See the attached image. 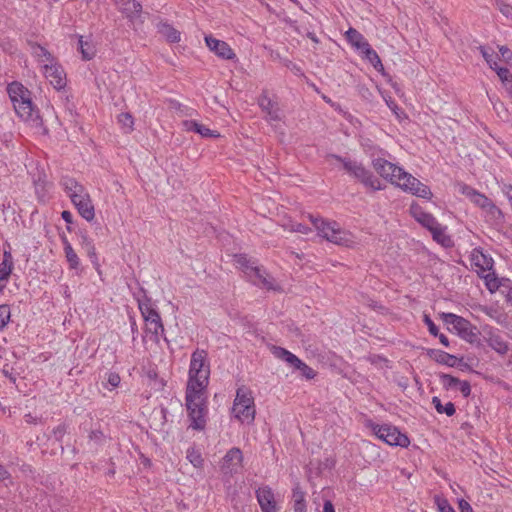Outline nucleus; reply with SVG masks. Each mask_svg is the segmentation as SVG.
I'll return each instance as SVG.
<instances>
[{
	"label": "nucleus",
	"mask_w": 512,
	"mask_h": 512,
	"mask_svg": "<svg viewBox=\"0 0 512 512\" xmlns=\"http://www.w3.org/2000/svg\"><path fill=\"white\" fill-rule=\"evenodd\" d=\"M210 367L207 352L197 349L191 355L189 380L186 387V408L191 425L195 430H203L208 413L206 388L209 383Z\"/></svg>",
	"instance_id": "obj_1"
},
{
	"label": "nucleus",
	"mask_w": 512,
	"mask_h": 512,
	"mask_svg": "<svg viewBox=\"0 0 512 512\" xmlns=\"http://www.w3.org/2000/svg\"><path fill=\"white\" fill-rule=\"evenodd\" d=\"M7 92L18 116L36 127H41L42 118L32 103L31 92L17 81L8 85Z\"/></svg>",
	"instance_id": "obj_2"
},
{
	"label": "nucleus",
	"mask_w": 512,
	"mask_h": 512,
	"mask_svg": "<svg viewBox=\"0 0 512 512\" xmlns=\"http://www.w3.org/2000/svg\"><path fill=\"white\" fill-rule=\"evenodd\" d=\"M309 219L318 231V234L327 241L346 247H350L355 243L353 235L342 229L337 222H328L311 214L309 215Z\"/></svg>",
	"instance_id": "obj_3"
},
{
	"label": "nucleus",
	"mask_w": 512,
	"mask_h": 512,
	"mask_svg": "<svg viewBox=\"0 0 512 512\" xmlns=\"http://www.w3.org/2000/svg\"><path fill=\"white\" fill-rule=\"evenodd\" d=\"M309 219L318 231V234L327 241L346 247H350L355 243L353 235L342 229L337 222H328L311 214L309 215Z\"/></svg>",
	"instance_id": "obj_4"
},
{
	"label": "nucleus",
	"mask_w": 512,
	"mask_h": 512,
	"mask_svg": "<svg viewBox=\"0 0 512 512\" xmlns=\"http://www.w3.org/2000/svg\"><path fill=\"white\" fill-rule=\"evenodd\" d=\"M409 210L411 216L431 232L433 240L444 247H450L452 245L451 237L445 233L446 227L442 226L432 214L425 212L422 207L416 203H413Z\"/></svg>",
	"instance_id": "obj_5"
},
{
	"label": "nucleus",
	"mask_w": 512,
	"mask_h": 512,
	"mask_svg": "<svg viewBox=\"0 0 512 512\" xmlns=\"http://www.w3.org/2000/svg\"><path fill=\"white\" fill-rule=\"evenodd\" d=\"M232 413L241 423L252 424L255 419V404L249 388L241 386L237 389Z\"/></svg>",
	"instance_id": "obj_6"
},
{
	"label": "nucleus",
	"mask_w": 512,
	"mask_h": 512,
	"mask_svg": "<svg viewBox=\"0 0 512 512\" xmlns=\"http://www.w3.org/2000/svg\"><path fill=\"white\" fill-rule=\"evenodd\" d=\"M330 157L341 162L347 173L360 181L365 187L370 188L372 191L382 189L379 179L375 177L370 170L366 169L362 163L343 158L336 154H332Z\"/></svg>",
	"instance_id": "obj_7"
},
{
	"label": "nucleus",
	"mask_w": 512,
	"mask_h": 512,
	"mask_svg": "<svg viewBox=\"0 0 512 512\" xmlns=\"http://www.w3.org/2000/svg\"><path fill=\"white\" fill-rule=\"evenodd\" d=\"M441 319L445 324L452 325L453 330L465 341L477 346L481 345L479 330L469 320L454 313H442Z\"/></svg>",
	"instance_id": "obj_8"
},
{
	"label": "nucleus",
	"mask_w": 512,
	"mask_h": 512,
	"mask_svg": "<svg viewBox=\"0 0 512 512\" xmlns=\"http://www.w3.org/2000/svg\"><path fill=\"white\" fill-rule=\"evenodd\" d=\"M138 307L140 312L144 318L146 324V331L151 333L154 336L155 342L159 341V335L161 332V336L163 339L168 342L165 334H164V326L158 311L153 307L151 299L145 297L144 300L138 301Z\"/></svg>",
	"instance_id": "obj_9"
},
{
	"label": "nucleus",
	"mask_w": 512,
	"mask_h": 512,
	"mask_svg": "<svg viewBox=\"0 0 512 512\" xmlns=\"http://www.w3.org/2000/svg\"><path fill=\"white\" fill-rule=\"evenodd\" d=\"M372 429L379 439L391 446L407 447L410 444L407 435L401 433L395 426L389 424L373 425Z\"/></svg>",
	"instance_id": "obj_10"
},
{
	"label": "nucleus",
	"mask_w": 512,
	"mask_h": 512,
	"mask_svg": "<svg viewBox=\"0 0 512 512\" xmlns=\"http://www.w3.org/2000/svg\"><path fill=\"white\" fill-rule=\"evenodd\" d=\"M398 175V180L396 184L398 187L403 189L404 191L410 192L412 195L417 197H421L424 199H430L432 196V192L430 188L423 184L420 180L415 178L413 175L402 170L401 174Z\"/></svg>",
	"instance_id": "obj_11"
},
{
	"label": "nucleus",
	"mask_w": 512,
	"mask_h": 512,
	"mask_svg": "<svg viewBox=\"0 0 512 512\" xmlns=\"http://www.w3.org/2000/svg\"><path fill=\"white\" fill-rule=\"evenodd\" d=\"M60 185L71 199L73 205L80 204L83 200L87 201L88 198H90L86 188L74 178L68 176L62 177Z\"/></svg>",
	"instance_id": "obj_12"
},
{
	"label": "nucleus",
	"mask_w": 512,
	"mask_h": 512,
	"mask_svg": "<svg viewBox=\"0 0 512 512\" xmlns=\"http://www.w3.org/2000/svg\"><path fill=\"white\" fill-rule=\"evenodd\" d=\"M373 168L375 171L384 179L390 180L392 183H396L398 180V175L401 174L402 168L396 166L395 164L383 159V158H377L374 159L373 162Z\"/></svg>",
	"instance_id": "obj_13"
},
{
	"label": "nucleus",
	"mask_w": 512,
	"mask_h": 512,
	"mask_svg": "<svg viewBox=\"0 0 512 512\" xmlns=\"http://www.w3.org/2000/svg\"><path fill=\"white\" fill-rule=\"evenodd\" d=\"M114 3L129 22L133 23L140 18L142 5L137 0H114Z\"/></svg>",
	"instance_id": "obj_14"
},
{
	"label": "nucleus",
	"mask_w": 512,
	"mask_h": 512,
	"mask_svg": "<svg viewBox=\"0 0 512 512\" xmlns=\"http://www.w3.org/2000/svg\"><path fill=\"white\" fill-rule=\"evenodd\" d=\"M243 454L239 448H231L223 458L222 470L225 474L237 473L242 467Z\"/></svg>",
	"instance_id": "obj_15"
},
{
	"label": "nucleus",
	"mask_w": 512,
	"mask_h": 512,
	"mask_svg": "<svg viewBox=\"0 0 512 512\" xmlns=\"http://www.w3.org/2000/svg\"><path fill=\"white\" fill-rule=\"evenodd\" d=\"M44 75L56 90L66 86V75L63 68L58 64H45Z\"/></svg>",
	"instance_id": "obj_16"
},
{
	"label": "nucleus",
	"mask_w": 512,
	"mask_h": 512,
	"mask_svg": "<svg viewBox=\"0 0 512 512\" xmlns=\"http://www.w3.org/2000/svg\"><path fill=\"white\" fill-rule=\"evenodd\" d=\"M205 42L211 51L223 59L230 60L236 56L225 41L218 40L210 35L205 37Z\"/></svg>",
	"instance_id": "obj_17"
},
{
	"label": "nucleus",
	"mask_w": 512,
	"mask_h": 512,
	"mask_svg": "<svg viewBox=\"0 0 512 512\" xmlns=\"http://www.w3.org/2000/svg\"><path fill=\"white\" fill-rule=\"evenodd\" d=\"M484 338L488 346L499 355H506L508 353L509 345L503 336L499 333V331L490 329L488 332H486V336Z\"/></svg>",
	"instance_id": "obj_18"
},
{
	"label": "nucleus",
	"mask_w": 512,
	"mask_h": 512,
	"mask_svg": "<svg viewBox=\"0 0 512 512\" xmlns=\"http://www.w3.org/2000/svg\"><path fill=\"white\" fill-rule=\"evenodd\" d=\"M258 104L261 107L262 111L266 112V119H268L269 121L281 120V113L278 104L274 102L272 99H270L266 93H263L260 96Z\"/></svg>",
	"instance_id": "obj_19"
},
{
	"label": "nucleus",
	"mask_w": 512,
	"mask_h": 512,
	"mask_svg": "<svg viewBox=\"0 0 512 512\" xmlns=\"http://www.w3.org/2000/svg\"><path fill=\"white\" fill-rule=\"evenodd\" d=\"M427 355L437 363L447 365L448 367L460 366L463 362V358H458L438 349H428Z\"/></svg>",
	"instance_id": "obj_20"
},
{
	"label": "nucleus",
	"mask_w": 512,
	"mask_h": 512,
	"mask_svg": "<svg viewBox=\"0 0 512 512\" xmlns=\"http://www.w3.org/2000/svg\"><path fill=\"white\" fill-rule=\"evenodd\" d=\"M256 497L262 512L268 510H276L274 493L268 486L259 488L256 491Z\"/></svg>",
	"instance_id": "obj_21"
},
{
	"label": "nucleus",
	"mask_w": 512,
	"mask_h": 512,
	"mask_svg": "<svg viewBox=\"0 0 512 512\" xmlns=\"http://www.w3.org/2000/svg\"><path fill=\"white\" fill-rule=\"evenodd\" d=\"M347 41L357 50L363 52L370 44L364 36L354 28H349L345 33Z\"/></svg>",
	"instance_id": "obj_22"
},
{
	"label": "nucleus",
	"mask_w": 512,
	"mask_h": 512,
	"mask_svg": "<svg viewBox=\"0 0 512 512\" xmlns=\"http://www.w3.org/2000/svg\"><path fill=\"white\" fill-rule=\"evenodd\" d=\"M183 126L187 131H193L195 133L200 134L202 137H219V133L217 131H213L203 124H200L194 120H186L183 122Z\"/></svg>",
	"instance_id": "obj_23"
},
{
	"label": "nucleus",
	"mask_w": 512,
	"mask_h": 512,
	"mask_svg": "<svg viewBox=\"0 0 512 512\" xmlns=\"http://www.w3.org/2000/svg\"><path fill=\"white\" fill-rule=\"evenodd\" d=\"M254 284L261 285L267 289H272V282L266 277V272L260 269L258 266H251L250 273L248 275Z\"/></svg>",
	"instance_id": "obj_24"
},
{
	"label": "nucleus",
	"mask_w": 512,
	"mask_h": 512,
	"mask_svg": "<svg viewBox=\"0 0 512 512\" xmlns=\"http://www.w3.org/2000/svg\"><path fill=\"white\" fill-rule=\"evenodd\" d=\"M158 32L163 35L170 43L180 41V32L166 22H160L157 25Z\"/></svg>",
	"instance_id": "obj_25"
},
{
	"label": "nucleus",
	"mask_w": 512,
	"mask_h": 512,
	"mask_svg": "<svg viewBox=\"0 0 512 512\" xmlns=\"http://www.w3.org/2000/svg\"><path fill=\"white\" fill-rule=\"evenodd\" d=\"M78 213L87 221H92L95 217V209L91 198L87 201L83 200L80 204H75Z\"/></svg>",
	"instance_id": "obj_26"
},
{
	"label": "nucleus",
	"mask_w": 512,
	"mask_h": 512,
	"mask_svg": "<svg viewBox=\"0 0 512 512\" xmlns=\"http://www.w3.org/2000/svg\"><path fill=\"white\" fill-rule=\"evenodd\" d=\"M271 351H272V354H273L276 358H278V359H280V360H282V361L286 362V363H287V364H289L291 367H292V365L295 363V361H296V360H297V358H298L296 355H294L293 353H291V352H290V351H288L287 349H285V348H283V347H280V346H273V347L271 348Z\"/></svg>",
	"instance_id": "obj_27"
},
{
	"label": "nucleus",
	"mask_w": 512,
	"mask_h": 512,
	"mask_svg": "<svg viewBox=\"0 0 512 512\" xmlns=\"http://www.w3.org/2000/svg\"><path fill=\"white\" fill-rule=\"evenodd\" d=\"M484 212L486 214V217L488 218V221H490L492 224L497 225L503 222L504 215L502 211L493 202H491L490 205H488L487 208L484 209Z\"/></svg>",
	"instance_id": "obj_28"
},
{
	"label": "nucleus",
	"mask_w": 512,
	"mask_h": 512,
	"mask_svg": "<svg viewBox=\"0 0 512 512\" xmlns=\"http://www.w3.org/2000/svg\"><path fill=\"white\" fill-rule=\"evenodd\" d=\"M472 260L474 261V264L483 271L490 270L492 268V259L487 258V256L481 251L474 250L472 253Z\"/></svg>",
	"instance_id": "obj_29"
},
{
	"label": "nucleus",
	"mask_w": 512,
	"mask_h": 512,
	"mask_svg": "<svg viewBox=\"0 0 512 512\" xmlns=\"http://www.w3.org/2000/svg\"><path fill=\"white\" fill-rule=\"evenodd\" d=\"M432 404L434 405L435 410L439 414L453 416L456 412L455 405L452 402H447L445 405H443L441 400L437 396H434L432 398Z\"/></svg>",
	"instance_id": "obj_30"
},
{
	"label": "nucleus",
	"mask_w": 512,
	"mask_h": 512,
	"mask_svg": "<svg viewBox=\"0 0 512 512\" xmlns=\"http://www.w3.org/2000/svg\"><path fill=\"white\" fill-rule=\"evenodd\" d=\"M63 244H64L65 256L67 258V261L70 264V267L74 268V269L77 268L79 265V258L77 256V254L75 253V251L73 250L71 244L65 237L63 238Z\"/></svg>",
	"instance_id": "obj_31"
},
{
	"label": "nucleus",
	"mask_w": 512,
	"mask_h": 512,
	"mask_svg": "<svg viewBox=\"0 0 512 512\" xmlns=\"http://www.w3.org/2000/svg\"><path fill=\"white\" fill-rule=\"evenodd\" d=\"M292 368L299 370L301 375L307 380L313 379L316 376V372L299 358L292 365Z\"/></svg>",
	"instance_id": "obj_32"
},
{
	"label": "nucleus",
	"mask_w": 512,
	"mask_h": 512,
	"mask_svg": "<svg viewBox=\"0 0 512 512\" xmlns=\"http://www.w3.org/2000/svg\"><path fill=\"white\" fill-rule=\"evenodd\" d=\"M362 53L376 70L380 71L383 69L380 57L378 56L377 52L374 49H372L370 45L366 47V49Z\"/></svg>",
	"instance_id": "obj_33"
},
{
	"label": "nucleus",
	"mask_w": 512,
	"mask_h": 512,
	"mask_svg": "<svg viewBox=\"0 0 512 512\" xmlns=\"http://www.w3.org/2000/svg\"><path fill=\"white\" fill-rule=\"evenodd\" d=\"M439 378L445 390L457 389L460 384V379L450 374L441 373Z\"/></svg>",
	"instance_id": "obj_34"
},
{
	"label": "nucleus",
	"mask_w": 512,
	"mask_h": 512,
	"mask_svg": "<svg viewBox=\"0 0 512 512\" xmlns=\"http://www.w3.org/2000/svg\"><path fill=\"white\" fill-rule=\"evenodd\" d=\"M79 49L83 60H91L95 55L94 47L89 43L84 42L82 37L79 39Z\"/></svg>",
	"instance_id": "obj_35"
},
{
	"label": "nucleus",
	"mask_w": 512,
	"mask_h": 512,
	"mask_svg": "<svg viewBox=\"0 0 512 512\" xmlns=\"http://www.w3.org/2000/svg\"><path fill=\"white\" fill-rule=\"evenodd\" d=\"M186 458L196 468L201 467L203 464V458H202L201 452L199 450H196L195 448H189L187 450Z\"/></svg>",
	"instance_id": "obj_36"
},
{
	"label": "nucleus",
	"mask_w": 512,
	"mask_h": 512,
	"mask_svg": "<svg viewBox=\"0 0 512 512\" xmlns=\"http://www.w3.org/2000/svg\"><path fill=\"white\" fill-rule=\"evenodd\" d=\"M118 121L122 125L125 133H129L133 130L134 120L130 113H121L118 116Z\"/></svg>",
	"instance_id": "obj_37"
},
{
	"label": "nucleus",
	"mask_w": 512,
	"mask_h": 512,
	"mask_svg": "<svg viewBox=\"0 0 512 512\" xmlns=\"http://www.w3.org/2000/svg\"><path fill=\"white\" fill-rule=\"evenodd\" d=\"M13 269V257L10 251L4 250L3 252V260L0 264V271H9V275H11Z\"/></svg>",
	"instance_id": "obj_38"
},
{
	"label": "nucleus",
	"mask_w": 512,
	"mask_h": 512,
	"mask_svg": "<svg viewBox=\"0 0 512 512\" xmlns=\"http://www.w3.org/2000/svg\"><path fill=\"white\" fill-rule=\"evenodd\" d=\"M494 71H496L497 75L499 76L500 80L502 81L503 85L508 82V80L512 79V74L510 73V70L505 67H499L498 63H496V66H492Z\"/></svg>",
	"instance_id": "obj_39"
},
{
	"label": "nucleus",
	"mask_w": 512,
	"mask_h": 512,
	"mask_svg": "<svg viewBox=\"0 0 512 512\" xmlns=\"http://www.w3.org/2000/svg\"><path fill=\"white\" fill-rule=\"evenodd\" d=\"M471 201L483 210L486 209L487 206L492 202L488 197H486L484 194H481L480 192L474 193Z\"/></svg>",
	"instance_id": "obj_40"
},
{
	"label": "nucleus",
	"mask_w": 512,
	"mask_h": 512,
	"mask_svg": "<svg viewBox=\"0 0 512 512\" xmlns=\"http://www.w3.org/2000/svg\"><path fill=\"white\" fill-rule=\"evenodd\" d=\"M486 287L490 292L496 291L500 287V282L495 273H488L485 276Z\"/></svg>",
	"instance_id": "obj_41"
},
{
	"label": "nucleus",
	"mask_w": 512,
	"mask_h": 512,
	"mask_svg": "<svg viewBox=\"0 0 512 512\" xmlns=\"http://www.w3.org/2000/svg\"><path fill=\"white\" fill-rule=\"evenodd\" d=\"M10 319V308L8 305H0V330H3Z\"/></svg>",
	"instance_id": "obj_42"
},
{
	"label": "nucleus",
	"mask_w": 512,
	"mask_h": 512,
	"mask_svg": "<svg viewBox=\"0 0 512 512\" xmlns=\"http://www.w3.org/2000/svg\"><path fill=\"white\" fill-rule=\"evenodd\" d=\"M35 47L38 50L37 52H35L36 55L38 57H43V61L47 62V64H52L54 62L53 55L46 48L42 47L39 44H35Z\"/></svg>",
	"instance_id": "obj_43"
},
{
	"label": "nucleus",
	"mask_w": 512,
	"mask_h": 512,
	"mask_svg": "<svg viewBox=\"0 0 512 512\" xmlns=\"http://www.w3.org/2000/svg\"><path fill=\"white\" fill-rule=\"evenodd\" d=\"M502 60L512 69V51L507 46H499Z\"/></svg>",
	"instance_id": "obj_44"
},
{
	"label": "nucleus",
	"mask_w": 512,
	"mask_h": 512,
	"mask_svg": "<svg viewBox=\"0 0 512 512\" xmlns=\"http://www.w3.org/2000/svg\"><path fill=\"white\" fill-rule=\"evenodd\" d=\"M479 50L487 64L490 66V68H492V66L494 65L496 66L497 61L493 56V52L490 53L488 49L484 46H480Z\"/></svg>",
	"instance_id": "obj_45"
},
{
	"label": "nucleus",
	"mask_w": 512,
	"mask_h": 512,
	"mask_svg": "<svg viewBox=\"0 0 512 512\" xmlns=\"http://www.w3.org/2000/svg\"><path fill=\"white\" fill-rule=\"evenodd\" d=\"M237 263L244 269L247 275L250 273V267L255 266L254 262H251L245 255H238Z\"/></svg>",
	"instance_id": "obj_46"
},
{
	"label": "nucleus",
	"mask_w": 512,
	"mask_h": 512,
	"mask_svg": "<svg viewBox=\"0 0 512 512\" xmlns=\"http://www.w3.org/2000/svg\"><path fill=\"white\" fill-rule=\"evenodd\" d=\"M56 441L61 442L64 435L67 433V425L66 424H60L57 427H55L52 431Z\"/></svg>",
	"instance_id": "obj_47"
},
{
	"label": "nucleus",
	"mask_w": 512,
	"mask_h": 512,
	"mask_svg": "<svg viewBox=\"0 0 512 512\" xmlns=\"http://www.w3.org/2000/svg\"><path fill=\"white\" fill-rule=\"evenodd\" d=\"M423 321L427 325L430 334L437 337L439 329L435 325V323L432 321V319L427 314H424Z\"/></svg>",
	"instance_id": "obj_48"
},
{
	"label": "nucleus",
	"mask_w": 512,
	"mask_h": 512,
	"mask_svg": "<svg viewBox=\"0 0 512 512\" xmlns=\"http://www.w3.org/2000/svg\"><path fill=\"white\" fill-rule=\"evenodd\" d=\"M500 12L506 17H512V6L501 0H495Z\"/></svg>",
	"instance_id": "obj_49"
},
{
	"label": "nucleus",
	"mask_w": 512,
	"mask_h": 512,
	"mask_svg": "<svg viewBox=\"0 0 512 512\" xmlns=\"http://www.w3.org/2000/svg\"><path fill=\"white\" fill-rule=\"evenodd\" d=\"M120 380L121 379H120L119 374H117L115 372H110L107 374V378H106L107 384H109L113 388L118 387V385L120 384Z\"/></svg>",
	"instance_id": "obj_50"
},
{
	"label": "nucleus",
	"mask_w": 512,
	"mask_h": 512,
	"mask_svg": "<svg viewBox=\"0 0 512 512\" xmlns=\"http://www.w3.org/2000/svg\"><path fill=\"white\" fill-rule=\"evenodd\" d=\"M464 397H468L471 393V385L468 381L460 380V384H458V388Z\"/></svg>",
	"instance_id": "obj_51"
},
{
	"label": "nucleus",
	"mask_w": 512,
	"mask_h": 512,
	"mask_svg": "<svg viewBox=\"0 0 512 512\" xmlns=\"http://www.w3.org/2000/svg\"><path fill=\"white\" fill-rule=\"evenodd\" d=\"M292 498H293V502H295V500H299L300 502L305 501V492L301 490L299 485H296L293 488Z\"/></svg>",
	"instance_id": "obj_52"
},
{
	"label": "nucleus",
	"mask_w": 512,
	"mask_h": 512,
	"mask_svg": "<svg viewBox=\"0 0 512 512\" xmlns=\"http://www.w3.org/2000/svg\"><path fill=\"white\" fill-rule=\"evenodd\" d=\"M437 505L440 512H456L447 500H438Z\"/></svg>",
	"instance_id": "obj_53"
},
{
	"label": "nucleus",
	"mask_w": 512,
	"mask_h": 512,
	"mask_svg": "<svg viewBox=\"0 0 512 512\" xmlns=\"http://www.w3.org/2000/svg\"><path fill=\"white\" fill-rule=\"evenodd\" d=\"M291 231L301 234H308L311 231V228L304 224L296 223L291 226Z\"/></svg>",
	"instance_id": "obj_54"
},
{
	"label": "nucleus",
	"mask_w": 512,
	"mask_h": 512,
	"mask_svg": "<svg viewBox=\"0 0 512 512\" xmlns=\"http://www.w3.org/2000/svg\"><path fill=\"white\" fill-rule=\"evenodd\" d=\"M10 275H9V271H0V295L2 294L5 286H6V282L8 281Z\"/></svg>",
	"instance_id": "obj_55"
},
{
	"label": "nucleus",
	"mask_w": 512,
	"mask_h": 512,
	"mask_svg": "<svg viewBox=\"0 0 512 512\" xmlns=\"http://www.w3.org/2000/svg\"><path fill=\"white\" fill-rule=\"evenodd\" d=\"M61 217L62 219L68 224H72L73 223V216H72V213L70 211H67V210H64L62 213H61ZM67 229L68 231H71V227L70 226H67Z\"/></svg>",
	"instance_id": "obj_56"
},
{
	"label": "nucleus",
	"mask_w": 512,
	"mask_h": 512,
	"mask_svg": "<svg viewBox=\"0 0 512 512\" xmlns=\"http://www.w3.org/2000/svg\"><path fill=\"white\" fill-rule=\"evenodd\" d=\"M461 192L471 199L474 196V193H477L478 191L468 185H463Z\"/></svg>",
	"instance_id": "obj_57"
},
{
	"label": "nucleus",
	"mask_w": 512,
	"mask_h": 512,
	"mask_svg": "<svg viewBox=\"0 0 512 512\" xmlns=\"http://www.w3.org/2000/svg\"><path fill=\"white\" fill-rule=\"evenodd\" d=\"M293 510L294 512H306V501L300 502L299 500H295Z\"/></svg>",
	"instance_id": "obj_58"
},
{
	"label": "nucleus",
	"mask_w": 512,
	"mask_h": 512,
	"mask_svg": "<svg viewBox=\"0 0 512 512\" xmlns=\"http://www.w3.org/2000/svg\"><path fill=\"white\" fill-rule=\"evenodd\" d=\"M459 509L461 512H474L471 505L464 499L459 501Z\"/></svg>",
	"instance_id": "obj_59"
},
{
	"label": "nucleus",
	"mask_w": 512,
	"mask_h": 512,
	"mask_svg": "<svg viewBox=\"0 0 512 512\" xmlns=\"http://www.w3.org/2000/svg\"><path fill=\"white\" fill-rule=\"evenodd\" d=\"M103 438V433L100 430H92L89 433V439L94 441H100Z\"/></svg>",
	"instance_id": "obj_60"
},
{
	"label": "nucleus",
	"mask_w": 512,
	"mask_h": 512,
	"mask_svg": "<svg viewBox=\"0 0 512 512\" xmlns=\"http://www.w3.org/2000/svg\"><path fill=\"white\" fill-rule=\"evenodd\" d=\"M323 512H335L334 505L331 501L327 500L324 502Z\"/></svg>",
	"instance_id": "obj_61"
},
{
	"label": "nucleus",
	"mask_w": 512,
	"mask_h": 512,
	"mask_svg": "<svg viewBox=\"0 0 512 512\" xmlns=\"http://www.w3.org/2000/svg\"><path fill=\"white\" fill-rule=\"evenodd\" d=\"M86 251L90 258L96 259L95 247L92 243H88V248H86Z\"/></svg>",
	"instance_id": "obj_62"
},
{
	"label": "nucleus",
	"mask_w": 512,
	"mask_h": 512,
	"mask_svg": "<svg viewBox=\"0 0 512 512\" xmlns=\"http://www.w3.org/2000/svg\"><path fill=\"white\" fill-rule=\"evenodd\" d=\"M25 421L29 424H35L37 422V417L33 416L32 414L28 413L25 415Z\"/></svg>",
	"instance_id": "obj_63"
},
{
	"label": "nucleus",
	"mask_w": 512,
	"mask_h": 512,
	"mask_svg": "<svg viewBox=\"0 0 512 512\" xmlns=\"http://www.w3.org/2000/svg\"><path fill=\"white\" fill-rule=\"evenodd\" d=\"M438 337H439V341L441 342V344H443L446 347L449 346V340L444 334H440L438 332Z\"/></svg>",
	"instance_id": "obj_64"
}]
</instances>
